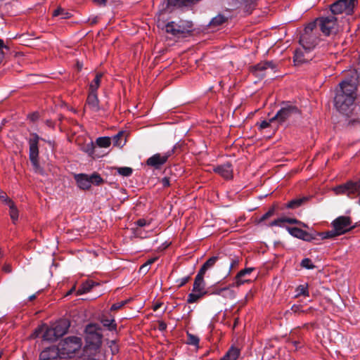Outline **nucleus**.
Here are the masks:
<instances>
[{"instance_id": "nucleus-1", "label": "nucleus", "mask_w": 360, "mask_h": 360, "mask_svg": "<svg viewBox=\"0 0 360 360\" xmlns=\"http://www.w3.org/2000/svg\"><path fill=\"white\" fill-rule=\"evenodd\" d=\"M356 86L355 82L344 80L339 84L334 98L336 110L341 114L349 117L356 108Z\"/></svg>"}, {"instance_id": "nucleus-2", "label": "nucleus", "mask_w": 360, "mask_h": 360, "mask_svg": "<svg viewBox=\"0 0 360 360\" xmlns=\"http://www.w3.org/2000/svg\"><path fill=\"white\" fill-rule=\"evenodd\" d=\"M333 229L326 232L316 233V236L321 239L332 238L342 235L354 229L349 217L340 216L332 222Z\"/></svg>"}, {"instance_id": "nucleus-3", "label": "nucleus", "mask_w": 360, "mask_h": 360, "mask_svg": "<svg viewBox=\"0 0 360 360\" xmlns=\"http://www.w3.org/2000/svg\"><path fill=\"white\" fill-rule=\"evenodd\" d=\"M82 345V341L80 338L70 336L60 342L57 348L60 352L61 358H71L81 349Z\"/></svg>"}, {"instance_id": "nucleus-4", "label": "nucleus", "mask_w": 360, "mask_h": 360, "mask_svg": "<svg viewBox=\"0 0 360 360\" xmlns=\"http://www.w3.org/2000/svg\"><path fill=\"white\" fill-rule=\"evenodd\" d=\"M316 25L326 37L335 35L340 30L338 18L333 15H322L316 18Z\"/></svg>"}, {"instance_id": "nucleus-5", "label": "nucleus", "mask_w": 360, "mask_h": 360, "mask_svg": "<svg viewBox=\"0 0 360 360\" xmlns=\"http://www.w3.org/2000/svg\"><path fill=\"white\" fill-rule=\"evenodd\" d=\"M41 139L37 133H31L27 139L29 144V159L35 172L41 173L43 169L39 165V141Z\"/></svg>"}, {"instance_id": "nucleus-6", "label": "nucleus", "mask_w": 360, "mask_h": 360, "mask_svg": "<svg viewBox=\"0 0 360 360\" xmlns=\"http://www.w3.org/2000/svg\"><path fill=\"white\" fill-rule=\"evenodd\" d=\"M356 5L357 0H338L330 5V11L334 16L343 13L351 15Z\"/></svg>"}, {"instance_id": "nucleus-7", "label": "nucleus", "mask_w": 360, "mask_h": 360, "mask_svg": "<svg viewBox=\"0 0 360 360\" xmlns=\"http://www.w3.org/2000/svg\"><path fill=\"white\" fill-rule=\"evenodd\" d=\"M300 114L298 108L289 102L283 103L281 108L270 119V122H276L279 124H283L295 115Z\"/></svg>"}, {"instance_id": "nucleus-8", "label": "nucleus", "mask_w": 360, "mask_h": 360, "mask_svg": "<svg viewBox=\"0 0 360 360\" xmlns=\"http://www.w3.org/2000/svg\"><path fill=\"white\" fill-rule=\"evenodd\" d=\"M334 191L336 194H345L351 198L359 196V204L360 205V180L357 181H348L336 186Z\"/></svg>"}, {"instance_id": "nucleus-9", "label": "nucleus", "mask_w": 360, "mask_h": 360, "mask_svg": "<svg viewBox=\"0 0 360 360\" xmlns=\"http://www.w3.org/2000/svg\"><path fill=\"white\" fill-rule=\"evenodd\" d=\"M314 29L315 20L311 22L305 27L304 32L300 37V43L305 51H312L315 47Z\"/></svg>"}, {"instance_id": "nucleus-10", "label": "nucleus", "mask_w": 360, "mask_h": 360, "mask_svg": "<svg viewBox=\"0 0 360 360\" xmlns=\"http://www.w3.org/2000/svg\"><path fill=\"white\" fill-rule=\"evenodd\" d=\"M97 326L95 324H89L86 328V345L101 346L102 335L97 331Z\"/></svg>"}, {"instance_id": "nucleus-11", "label": "nucleus", "mask_w": 360, "mask_h": 360, "mask_svg": "<svg viewBox=\"0 0 360 360\" xmlns=\"http://www.w3.org/2000/svg\"><path fill=\"white\" fill-rule=\"evenodd\" d=\"M174 150L172 149L162 154L156 153L147 159L146 165L157 169H160L161 166L167 162L169 158L174 154Z\"/></svg>"}, {"instance_id": "nucleus-12", "label": "nucleus", "mask_w": 360, "mask_h": 360, "mask_svg": "<svg viewBox=\"0 0 360 360\" xmlns=\"http://www.w3.org/2000/svg\"><path fill=\"white\" fill-rule=\"evenodd\" d=\"M276 68V65L272 61H262L250 67V72L255 77L262 79L266 76L268 69L274 70Z\"/></svg>"}, {"instance_id": "nucleus-13", "label": "nucleus", "mask_w": 360, "mask_h": 360, "mask_svg": "<svg viewBox=\"0 0 360 360\" xmlns=\"http://www.w3.org/2000/svg\"><path fill=\"white\" fill-rule=\"evenodd\" d=\"M84 356L89 360H103L105 358L101 346L86 345Z\"/></svg>"}, {"instance_id": "nucleus-14", "label": "nucleus", "mask_w": 360, "mask_h": 360, "mask_svg": "<svg viewBox=\"0 0 360 360\" xmlns=\"http://www.w3.org/2000/svg\"><path fill=\"white\" fill-rule=\"evenodd\" d=\"M254 269V268L250 267L240 271L235 276L234 282L231 285V286L238 287L245 283L250 282V279L248 278L247 276L250 275Z\"/></svg>"}, {"instance_id": "nucleus-15", "label": "nucleus", "mask_w": 360, "mask_h": 360, "mask_svg": "<svg viewBox=\"0 0 360 360\" xmlns=\"http://www.w3.org/2000/svg\"><path fill=\"white\" fill-rule=\"evenodd\" d=\"M165 30L167 33L176 37L185 34L190 32L184 25L176 24L174 22H168L166 25Z\"/></svg>"}, {"instance_id": "nucleus-16", "label": "nucleus", "mask_w": 360, "mask_h": 360, "mask_svg": "<svg viewBox=\"0 0 360 360\" xmlns=\"http://www.w3.org/2000/svg\"><path fill=\"white\" fill-rule=\"evenodd\" d=\"M60 352L56 347H50L44 349L39 355V360H60Z\"/></svg>"}, {"instance_id": "nucleus-17", "label": "nucleus", "mask_w": 360, "mask_h": 360, "mask_svg": "<svg viewBox=\"0 0 360 360\" xmlns=\"http://www.w3.org/2000/svg\"><path fill=\"white\" fill-rule=\"evenodd\" d=\"M214 172L226 179H229L233 177L232 165L229 162L214 167Z\"/></svg>"}, {"instance_id": "nucleus-18", "label": "nucleus", "mask_w": 360, "mask_h": 360, "mask_svg": "<svg viewBox=\"0 0 360 360\" xmlns=\"http://www.w3.org/2000/svg\"><path fill=\"white\" fill-rule=\"evenodd\" d=\"M86 107L93 112H98L100 110L99 100L97 93L89 92L86 98Z\"/></svg>"}, {"instance_id": "nucleus-19", "label": "nucleus", "mask_w": 360, "mask_h": 360, "mask_svg": "<svg viewBox=\"0 0 360 360\" xmlns=\"http://www.w3.org/2000/svg\"><path fill=\"white\" fill-rule=\"evenodd\" d=\"M192 291L200 292L205 295L207 294L203 274L198 272V274L196 275L194 280Z\"/></svg>"}, {"instance_id": "nucleus-20", "label": "nucleus", "mask_w": 360, "mask_h": 360, "mask_svg": "<svg viewBox=\"0 0 360 360\" xmlns=\"http://www.w3.org/2000/svg\"><path fill=\"white\" fill-rule=\"evenodd\" d=\"M310 51H305L304 49V51H302L300 49L296 50L295 51V54H294V57H293L294 62L295 63V64L298 65V64L306 63V62L311 60L313 58V56H309V53Z\"/></svg>"}, {"instance_id": "nucleus-21", "label": "nucleus", "mask_w": 360, "mask_h": 360, "mask_svg": "<svg viewBox=\"0 0 360 360\" xmlns=\"http://www.w3.org/2000/svg\"><path fill=\"white\" fill-rule=\"evenodd\" d=\"M58 338L63 336L68 330L69 324L66 321H60L52 326Z\"/></svg>"}, {"instance_id": "nucleus-22", "label": "nucleus", "mask_w": 360, "mask_h": 360, "mask_svg": "<svg viewBox=\"0 0 360 360\" xmlns=\"http://www.w3.org/2000/svg\"><path fill=\"white\" fill-rule=\"evenodd\" d=\"M75 180L79 188L86 190L91 188V181L87 174H79L75 176Z\"/></svg>"}, {"instance_id": "nucleus-23", "label": "nucleus", "mask_w": 360, "mask_h": 360, "mask_svg": "<svg viewBox=\"0 0 360 360\" xmlns=\"http://www.w3.org/2000/svg\"><path fill=\"white\" fill-rule=\"evenodd\" d=\"M311 198V196H304L299 198H295L290 200L285 205V207L288 209H297L305 204Z\"/></svg>"}, {"instance_id": "nucleus-24", "label": "nucleus", "mask_w": 360, "mask_h": 360, "mask_svg": "<svg viewBox=\"0 0 360 360\" xmlns=\"http://www.w3.org/2000/svg\"><path fill=\"white\" fill-rule=\"evenodd\" d=\"M283 223H288L290 224H300L301 221L295 218L291 217H280L269 224V226H282Z\"/></svg>"}, {"instance_id": "nucleus-25", "label": "nucleus", "mask_w": 360, "mask_h": 360, "mask_svg": "<svg viewBox=\"0 0 360 360\" xmlns=\"http://www.w3.org/2000/svg\"><path fill=\"white\" fill-rule=\"evenodd\" d=\"M287 230L290 235L297 238L303 239L304 240H309V235L306 231L297 227H287Z\"/></svg>"}, {"instance_id": "nucleus-26", "label": "nucleus", "mask_w": 360, "mask_h": 360, "mask_svg": "<svg viewBox=\"0 0 360 360\" xmlns=\"http://www.w3.org/2000/svg\"><path fill=\"white\" fill-rule=\"evenodd\" d=\"M219 257L218 255L217 256H213L210 258H209L204 264L203 265L201 266V268L200 269V270L198 271L199 273L205 275L206 271L212 268L214 264H216V262L219 260Z\"/></svg>"}, {"instance_id": "nucleus-27", "label": "nucleus", "mask_w": 360, "mask_h": 360, "mask_svg": "<svg viewBox=\"0 0 360 360\" xmlns=\"http://www.w3.org/2000/svg\"><path fill=\"white\" fill-rule=\"evenodd\" d=\"M5 203L8 205L10 208V217L13 223H15L18 219V210L17 207H15L14 202L10 198Z\"/></svg>"}, {"instance_id": "nucleus-28", "label": "nucleus", "mask_w": 360, "mask_h": 360, "mask_svg": "<svg viewBox=\"0 0 360 360\" xmlns=\"http://www.w3.org/2000/svg\"><path fill=\"white\" fill-rule=\"evenodd\" d=\"M94 285V283L92 281H86L84 282L77 289V295H81L89 292V291L91 290Z\"/></svg>"}, {"instance_id": "nucleus-29", "label": "nucleus", "mask_w": 360, "mask_h": 360, "mask_svg": "<svg viewBox=\"0 0 360 360\" xmlns=\"http://www.w3.org/2000/svg\"><path fill=\"white\" fill-rule=\"evenodd\" d=\"M42 338L44 340L50 342H54L58 340V337L56 336L55 331H53L52 326L48 327L46 325L44 333L42 335Z\"/></svg>"}, {"instance_id": "nucleus-30", "label": "nucleus", "mask_w": 360, "mask_h": 360, "mask_svg": "<svg viewBox=\"0 0 360 360\" xmlns=\"http://www.w3.org/2000/svg\"><path fill=\"white\" fill-rule=\"evenodd\" d=\"M240 355V350L236 347H231L221 360H237Z\"/></svg>"}, {"instance_id": "nucleus-31", "label": "nucleus", "mask_w": 360, "mask_h": 360, "mask_svg": "<svg viewBox=\"0 0 360 360\" xmlns=\"http://www.w3.org/2000/svg\"><path fill=\"white\" fill-rule=\"evenodd\" d=\"M101 322L103 327L106 328L108 330L110 331L117 330V323L114 319H108L106 317H103L101 320Z\"/></svg>"}, {"instance_id": "nucleus-32", "label": "nucleus", "mask_w": 360, "mask_h": 360, "mask_svg": "<svg viewBox=\"0 0 360 360\" xmlns=\"http://www.w3.org/2000/svg\"><path fill=\"white\" fill-rule=\"evenodd\" d=\"M103 77L102 73H97L94 79L89 85V92L97 93V89L100 86L101 79Z\"/></svg>"}, {"instance_id": "nucleus-33", "label": "nucleus", "mask_w": 360, "mask_h": 360, "mask_svg": "<svg viewBox=\"0 0 360 360\" xmlns=\"http://www.w3.org/2000/svg\"><path fill=\"white\" fill-rule=\"evenodd\" d=\"M227 18L222 14H219L216 17L213 18L210 22V25L213 27H216L221 25L227 21Z\"/></svg>"}, {"instance_id": "nucleus-34", "label": "nucleus", "mask_w": 360, "mask_h": 360, "mask_svg": "<svg viewBox=\"0 0 360 360\" xmlns=\"http://www.w3.org/2000/svg\"><path fill=\"white\" fill-rule=\"evenodd\" d=\"M96 143L101 148H108L111 144V139L108 136L99 137Z\"/></svg>"}, {"instance_id": "nucleus-35", "label": "nucleus", "mask_w": 360, "mask_h": 360, "mask_svg": "<svg viewBox=\"0 0 360 360\" xmlns=\"http://www.w3.org/2000/svg\"><path fill=\"white\" fill-rule=\"evenodd\" d=\"M205 295V294L200 292H192L188 295L187 302L190 304L195 303L198 302L200 298H202Z\"/></svg>"}, {"instance_id": "nucleus-36", "label": "nucleus", "mask_w": 360, "mask_h": 360, "mask_svg": "<svg viewBox=\"0 0 360 360\" xmlns=\"http://www.w3.org/2000/svg\"><path fill=\"white\" fill-rule=\"evenodd\" d=\"M276 209V205L271 206L269 208V210L264 214H263L261 217V218L257 221L258 224H260L266 220L267 219L270 218L271 217H272L275 213Z\"/></svg>"}, {"instance_id": "nucleus-37", "label": "nucleus", "mask_w": 360, "mask_h": 360, "mask_svg": "<svg viewBox=\"0 0 360 360\" xmlns=\"http://www.w3.org/2000/svg\"><path fill=\"white\" fill-rule=\"evenodd\" d=\"M117 173L123 176H129L133 172V169L131 167H123L116 168Z\"/></svg>"}, {"instance_id": "nucleus-38", "label": "nucleus", "mask_w": 360, "mask_h": 360, "mask_svg": "<svg viewBox=\"0 0 360 360\" xmlns=\"http://www.w3.org/2000/svg\"><path fill=\"white\" fill-rule=\"evenodd\" d=\"M89 176L91 181V184H95L98 186L103 182V179L98 173L95 172Z\"/></svg>"}, {"instance_id": "nucleus-39", "label": "nucleus", "mask_w": 360, "mask_h": 360, "mask_svg": "<svg viewBox=\"0 0 360 360\" xmlns=\"http://www.w3.org/2000/svg\"><path fill=\"white\" fill-rule=\"evenodd\" d=\"M53 16L61 15V18L63 19H67V18H70V16H71L70 13H69L68 12L65 11L64 9L60 8L55 10L53 11Z\"/></svg>"}, {"instance_id": "nucleus-40", "label": "nucleus", "mask_w": 360, "mask_h": 360, "mask_svg": "<svg viewBox=\"0 0 360 360\" xmlns=\"http://www.w3.org/2000/svg\"><path fill=\"white\" fill-rule=\"evenodd\" d=\"M308 286L307 284L304 285H300L297 289V295L296 296H300V295H304V296H309L308 290H307Z\"/></svg>"}, {"instance_id": "nucleus-41", "label": "nucleus", "mask_w": 360, "mask_h": 360, "mask_svg": "<svg viewBox=\"0 0 360 360\" xmlns=\"http://www.w3.org/2000/svg\"><path fill=\"white\" fill-rule=\"evenodd\" d=\"M124 133L122 131H120L115 136L112 137L113 145L115 146H122L124 143L122 141V138L123 136Z\"/></svg>"}, {"instance_id": "nucleus-42", "label": "nucleus", "mask_w": 360, "mask_h": 360, "mask_svg": "<svg viewBox=\"0 0 360 360\" xmlns=\"http://www.w3.org/2000/svg\"><path fill=\"white\" fill-rule=\"evenodd\" d=\"M199 338L192 334L188 333L187 343L194 346H198L199 344Z\"/></svg>"}, {"instance_id": "nucleus-43", "label": "nucleus", "mask_w": 360, "mask_h": 360, "mask_svg": "<svg viewBox=\"0 0 360 360\" xmlns=\"http://www.w3.org/2000/svg\"><path fill=\"white\" fill-rule=\"evenodd\" d=\"M301 266L307 269H311L314 267L312 261L309 258H305L301 262Z\"/></svg>"}, {"instance_id": "nucleus-44", "label": "nucleus", "mask_w": 360, "mask_h": 360, "mask_svg": "<svg viewBox=\"0 0 360 360\" xmlns=\"http://www.w3.org/2000/svg\"><path fill=\"white\" fill-rule=\"evenodd\" d=\"M46 328V324L38 326L34 331L32 336L34 338L39 337L41 334H44Z\"/></svg>"}, {"instance_id": "nucleus-45", "label": "nucleus", "mask_w": 360, "mask_h": 360, "mask_svg": "<svg viewBox=\"0 0 360 360\" xmlns=\"http://www.w3.org/2000/svg\"><path fill=\"white\" fill-rule=\"evenodd\" d=\"M127 300H124V301H121V302H116V303H114L111 307H110V310L111 311H117L120 309H121L123 306H124L127 303Z\"/></svg>"}, {"instance_id": "nucleus-46", "label": "nucleus", "mask_w": 360, "mask_h": 360, "mask_svg": "<svg viewBox=\"0 0 360 360\" xmlns=\"http://www.w3.org/2000/svg\"><path fill=\"white\" fill-rule=\"evenodd\" d=\"M189 280H190L189 276L176 280V282L177 283V287L181 288V287L184 286L185 284H186L188 282Z\"/></svg>"}, {"instance_id": "nucleus-47", "label": "nucleus", "mask_w": 360, "mask_h": 360, "mask_svg": "<svg viewBox=\"0 0 360 360\" xmlns=\"http://www.w3.org/2000/svg\"><path fill=\"white\" fill-rule=\"evenodd\" d=\"M316 280L319 278V280H321L322 278H324L325 280H323L321 281L322 283H326L328 282L327 281V278H328V276L326 274L325 272H323L321 270H319L318 271H316Z\"/></svg>"}, {"instance_id": "nucleus-48", "label": "nucleus", "mask_w": 360, "mask_h": 360, "mask_svg": "<svg viewBox=\"0 0 360 360\" xmlns=\"http://www.w3.org/2000/svg\"><path fill=\"white\" fill-rule=\"evenodd\" d=\"M257 1V0H243V3L248 10L249 8H252L255 6Z\"/></svg>"}, {"instance_id": "nucleus-49", "label": "nucleus", "mask_w": 360, "mask_h": 360, "mask_svg": "<svg viewBox=\"0 0 360 360\" xmlns=\"http://www.w3.org/2000/svg\"><path fill=\"white\" fill-rule=\"evenodd\" d=\"M4 48L8 49V47L4 44V41L3 39H0V60H2V58L4 57V53L2 51Z\"/></svg>"}, {"instance_id": "nucleus-50", "label": "nucleus", "mask_w": 360, "mask_h": 360, "mask_svg": "<svg viewBox=\"0 0 360 360\" xmlns=\"http://www.w3.org/2000/svg\"><path fill=\"white\" fill-rule=\"evenodd\" d=\"M272 122H270V120L269 121H266V120H263L260 124H259V128L260 129H264L265 128H267L268 127H269L270 125V123H271Z\"/></svg>"}, {"instance_id": "nucleus-51", "label": "nucleus", "mask_w": 360, "mask_h": 360, "mask_svg": "<svg viewBox=\"0 0 360 360\" xmlns=\"http://www.w3.org/2000/svg\"><path fill=\"white\" fill-rule=\"evenodd\" d=\"M2 271L5 273H11L12 271V267L10 264H4L2 266Z\"/></svg>"}, {"instance_id": "nucleus-52", "label": "nucleus", "mask_w": 360, "mask_h": 360, "mask_svg": "<svg viewBox=\"0 0 360 360\" xmlns=\"http://www.w3.org/2000/svg\"><path fill=\"white\" fill-rule=\"evenodd\" d=\"M8 199L9 198L7 196V194L0 189V200L2 202H6Z\"/></svg>"}, {"instance_id": "nucleus-53", "label": "nucleus", "mask_w": 360, "mask_h": 360, "mask_svg": "<svg viewBox=\"0 0 360 360\" xmlns=\"http://www.w3.org/2000/svg\"><path fill=\"white\" fill-rule=\"evenodd\" d=\"M167 328V324L165 322L162 321H158V329L160 330V331H164Z\"/></svg>"}, {"instance_id": "nucleus-54", "label": "nucleus", "mask_w": 360, "mask_h": 360, "mask_svg": "<svg viewBox=\"0 0 360 360\" xmlns=\"http://www.w3.org/2000/svg\"><path fill=\"white\" fill-rule=\"evenodd\" d=\"M136 224L140 227L144 226L148 224L147 221L144 219H139L136 221Z\"/></svg>"}, {"instance_id": "nucleus-55", "label": "nucleus", "mask_w": 360, "mask_h": 360, "mask_svg": "<svg viewBox=\"0 0 360 360\" xmlns=\"http://www.w3.org/2000/svg\"><path fill=\"white\" fill-rule=\"evenodd\" d=\"M162 184L164 187H167L169 186V179L167 177H164L162 179Z\"/></svg>"}, {"instance_id": "nucleus-56", "label": "nucleus", "mask_w": 360, "mask_h": 360, "mask_svg": "<svg viewBox=\"0 0 360 360\" xmlns=\"http://www.w3.org/2000/svg\"><path fill=\"white\" fill-rule=\"evenodd\" d=\"M148 270V266H147L146 263H144L140 268V271H143L145 273H147Z\"/></svg>"}, {"instance_id": "nucleus-57", "label": "nucleus", "mask_w": 360, "mask_h": 360, "mask_svg": "<svg viewBox=\"0 0 360 360\" xmlns=\"http://www.w3.org/2000/svg\"><path fill=\"white\" fill-rule=\"evenodd\" d=\"M39 117L38 113L35 112L30 115V118L32 121H36Z\"/></svg>"}, {"instance_id": "nucleus-58", "label": "nucleus", "mask_w": 360, "mask_h": 360, "mask_svg": "<svg viewBox=\"0 0 360 360\" xmlns=\"http://www.w3.org/2000/svg\"><path fill=\"white\" fill-rule=\"evenodd\" d=\"M157 259H158V257L150 258L148 260H147L146 264L147 266H149V265L152 264L153 263H154Z\"/></svg>"}, {"instance_id": "nucleus-59", "label": "nucleus", "mask_w": 360, "mask_h": 360, "mask_svg": "<svg viewBox=\"0 0 360 360\" xmlns=\"http://www.w3.org/2000/svg\"><path fill=\"white\" fill-rule=\"evenodd\" d=\"M108 0H94V2L98 4V5L105 6Z\"/></svg>"}, {"instance_id": "nucleus-60", "label": "nucleus", "mask_w": 360, "mask_h": 360, "mask_svg": "<svg viewBox=\"0 0 360 360\" xmlns=\"http://www.w3.org/2000/svg\"><path fill=\"white\" fill-rule=\"evenodd\" d=\"M238 262L236 261V260H233L231 264V266H230V269H232L235 265L238 264Z\"/></svg>"}, {"instance_id": "nucleus-61", "label": "nucleus", "mask_w": 360, "mask_h": 360, "mask_svg": "<svg viewBox=\"0 0 360 360\" xmlns=\"http://www.w3.org/2000/svg\"><path fill=\"white\" fill-rule=\"evenodd\" d=\"M161 306V304H156L155 305H154L153 307V310L154 311H156L158 308H160Z\"/></svg>"}, {"instance_id": "nucleus-62", "label": "nucleus", "mask_w": 360, "mask_h": 360, "mask_svg": "<svg viewBox=\"0 0 360 360\" xmlns=\"http://www.w3.org/2000/svg\"><path fill=\"white\" fill-rule=\"evenodd\" d=\"M292 309L295 311H297L298 310V309H299V306L294 305Z\"/></svg>"}, {"instance_id": "nucleus-63", "label": "nucleus", "mask_w": 360, "mask_h": 360, "mask_svg": "<svg viewBox=\"0 0 360 360\" xmlns=\"http://www.w3.org/2000/svg\"><path fill=\"white\" fill-rule=\"evenodd\" d=\"M112 352L113 354L116 353L118 352V349L117 348V347L115 346V348L112 349Z\"/></svg>"}, {"instance_id": "nucleus-64", "label": "nucleus", "mask_w": 360, "mask_h": 360, "mask_svg": "<svg viewBox=\"0 0 360 360\" xmlns=\"http://www.w3.org/2000/svg\"><path fill=\"white\" fill-rule=\"evenodd\" d=\"M321 288L326 290H329V288L328 286H322Z\"/></svg>"}]
</instances>
